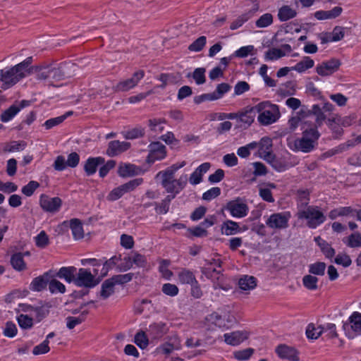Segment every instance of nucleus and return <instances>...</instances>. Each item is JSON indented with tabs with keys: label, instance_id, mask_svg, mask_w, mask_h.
Here are the masks:
<instances>
[{
	"label": "nucleus",
	"instance_id": "obj_1",
	"mask_svg": "<svg viewBox=\"0 0 361 361\" xmlns=\"http://www.w3.org/2000/svg\"><path fill=\"white\" fill-rule=\"evenodd\" d=\"M184 165L185 162L178 165L174 164L157 174L156 178L161 180V185L167 192L173 193L176 195L186 185L187 176H182L178 179L175 178V172Z\"/></svg>",
	"mask_w": 361,
	"mask_h": 361
},
{
	"label": "nucleus",
	"instance_id": "obj_2",
	"mask_svg": "<svg viewBox=\"0 0 361 361\" xmlns=\"http://www.w3.org/2000/svg\"><path fill=\"white\" fill-rule=\"evenodd\" d=\"M32 61V57H27L11 68L0 70L2 71V84H4L5 90L10 88L30 73V66Z\"/></svg>",
	"mask_w": 361,
	"mask_h": 361
},
{
	"label": "nucleus",
	"instance_id": "obj_3",
	"mask_svg": "<svg viewBox=\"0 0 361 361\" xmlns=\"http://www.w3.org/2000/svg\"><path fill=\"white\" fill-rule=\"evenodd\" d=\"M32 61V57H27L11 68L0 70L2 71V84H4L5 90L10 88L30 73V66Z\"/></svg>",
	"mask_w": 361,
	"mask_h": 361
},
{
	"label": "nucleus",
	"instance_id": "obj_4",
	"mask_svg": "<svg viewBox=\"0 0 361 361\" xmlns=\"http://www.w3.org/2000/svg\"><path fill=\"white\" fill-rule=\"evenodd\" d=\"M253 111L257 114V121L262 126L273 124L281 117L279 106L269 101L257 104L253 106Z\"/></svg>",
	"mask_w": 361,
	"mask_h": 361
},
{
	"label": "nucleus",
	"instance_id": "obj_5",
	"mask_svg": "<svg viewBox=\"0 0 361 361\" xmlns=\"http://www.w3.org/2000/svg\"><path fill=\"white\" fill-rule=\"evenodd\" d=\"M319 137V133L316 128H311L303 132L302 138L299 140L288 139V147L293 151L309 152L313 149L315 143Z\"/></svg>",
	"mask_w": 361,
	"mask_h": 361
},
{
	"label": "nucleus",
	"instance_id": "obj_6",
	"mask_svg": "<svg viewBox=\"0 0 361 361\" xmlns=\"http://www.w3.org/2000/svg\"><path fill=\"white\" fill-rule=\"evenodd\" d=\"M298 217L300 219H307V224L311 228H315L326 219L324 214L316 207H307L305 209L298 213Z\"/></svg>",
	"mask_w": 361,
	"mask_h": 361
},
{
	"label": "nucleus",
	"instance_id": "obj_7",
	"mask_svg": "<svg viewBox=\"0 0 361 361\" xmlns=\"http://www.w3.org/2000/svg\"><path fill=\"white\" fill-rule=\"evenodd\" d=\"M346 336L354 338L361 335V313L354 312L343 325Z\"/></svg>",
	"mask_w": 361,
	"mask_h": 361
},
{
	"label": "nucleus",
	"instance_id": "obj_8",
	"mask_svg": "<svg viewBox=\"0 0 361 361\" xmlns=\"http://www.w3.org/2000/svg\"><path fill=\"white\" fill-rule=\"evenodd\" d=\"M292 51V47L288 44H283L281 47H271L264 54V60L266 62L276 61L288 55Z\"/></svg>",
	"mask_w": 361,
	"mask_h": 361
},
{
	"label": "nucleus",
	"instance_id": "obj_9",
	"mask_svg": "<svg viewBox=\"0 0 361 361\" xmlns=\"http://www.w3.org/2000/svg\"><path fill=\"white\" fill-rule=\"evenodd\" d=\"M289 212L274 213L266 221V225L272 229H284L288 226Z\"/></svg>",
	"mask_w": 361,
	"mask_h": 361
},
{
	"label": "nucleus",
	"instance_id": "obj_10",
	"mask_svg": "<svg viewBox=\"0 0 361 361\" xmlns=\"http://www.w3.org/2000/svg\"><path fill=\"white\" fill-rule=\"evenodd\" d=\"M62 204V200L58 197H51L47 195L42 194L39 197V205L47 212H57Z\"/></svg>",
	"mask_w": 361,
	"mask_h": 361
},
{
	"label": "nucleus",
	"instance_id": "obj_11",
	"mask_svg": "<svg viewBox=\"0 0 361 361\" xmlns=\"http://www.w3.org/2000/svg\"><path fill=\"white\" fill-rule=\"evenodd\" d=\"M226 209L230 212L231 216L235 218L246 216L249 210L247 204L240 198L228 202L226 204Z\"/></svg>",
	"mask_w": 361,
	"mask_h": 361
},
{
	"label": "nucleus",
	"instance_id": "obj_12",
	"mask_svg": "<svg viewBox=\"0 0 361 361\" xmlns=\"http://www.w3.org/2000/svg\"><path fill=\"white\" fill-rule=\"evenodd\" d=\"M355 116L353 115L346 116L344 117L336 116L332 119H328L327 123H329L331 129L336 134L341 135L342 132V127H348L351 126L354 121Z\"/></svg>",
	"mask_w": 361,
	"mask_h": 361
},
{
	"label": "nucleus",
	"instance_id": "obj_13",
	"mask_svg": "<svg viewBox=\"0 0 361 361\" xmlns=\"http://www.w3.org/2000/svg\"><path fill=\"white\" fill-rule=\"evenodd\" d=\"M254 155L257 158H272V140L264 137L257 142V149L255 150Z\"/></svg>",
	"mask_w": 361,
	"mask_h": 361
},
{
	"label": "nucleus",
	"instance_id": "obj_14",
	"mask_svg": "<svg viewBox=\"0 0 361 361\" xmlns=\"http://www.w3.org/2000/svg\"><path fill=\"white\" fill-rule=\"evenodd\" d=\"M75 284L80 287L92 288L95 286L97 282L95 276L88 269L81 268L77 274Z\"/></svg>",
	"mask_w": 361,
	"mask_h": 361
},
{
	"label": "nucleus",
	"instance_id": "obj_15",
	"mask_svg": "<svg viewBox=\"0 0 361 361\" xmlns=\"http://www.w3.org/2000/svg\"><path fill=\"white\" fill-rule=\"evenodd\" d=\"M339 65L338 61L336 59L324 61L317 64L316 72L321 76H329L338 70Z\"/></svg>",
	"mask_w": 361,
	"mask_h": 361
},
{
	"label": "nucleus",
	"instance_id": "obj_16",
	"mask_svg": "<svg viewBox=\"0 0 361 361\" xmlns=\"http://www.w3.org/2000/svg\"><path fill=\"white\" fill-rule=\"evenodd\" d=\"M250 336L247 331H235L224 335V341L231 345H238L247 340Z\"/></svg>",
	"mask_w": 361,
	"mask_h": 361
},
{
	"label": "nucleus",
	"instance_id": "obj_17",
	"mask_svg": "<svg viewBox=\"0 0 361 361\" xmlns=\"http://www.w3.org/2000/svg\"><path fill=\"white\" fill-rule=\"evenodd\" d=\"M144 77V72L139 71L135 72L133 77L119 82L116 85V90L119 91H128L137 85L139 81Z\"/></svg>",
	"mask_w": 361,
	"mask_h": 361
},
{
	"label": "nucleus",
	"instance_id": "obj_18",
	"mask_svg": "<svg viewBox=\"0 0 361 361\" xmlns=\"http://www.w3.org/2000/svg\"><path fill=\"white\" fill-rule=\"evenodd\" d=\"M258 8L256 6L252 9L245 11L242 14L239 15L234 19L230 25V29L232 30H237L241 27L247 21H248L257 11Z\"/></svg>",
	"mask_w": 361,
	"mask_h": 361
},
{
	"label": "nucleus",
	"instance_id": "obj_19",
	"mask_svg": "<svg viewBox=\"0 0 361 361\" xmlns=\"http://www.w3.org/2000/svg\"><path fill=\"white\" fill-rule=\"evenodd\" d=\"M130 143L128 142H120L118 140L111 141L109 143L106 154L109 157H115L128 150Z\"/></svg>",
	"mask_w": 361,
	"mask_h": 361
},
{
	"label": "nucleus",
	"instance_id": "obj_20",
	"mask_svg": "<svg viewBox=\"0 0 361 361\" xmlns=\"http://www.w3.org/2000/svg\"><path fill=\"white\" fill-rule=\"evenodd\" d=\"M277 355L282 359H287L290 361H298L297 351L286 345H280L276 349Z\"/></svg>",
	"mask_w": 361,
	"mask_h": 361
},
{
	"label": "nucleus",
	"instance_id": "obj_21",
	"mask_svg": "<svg viewBox=\"0 0 361 361\" xmlns=\"http://www.w3.org/2000/svg\"><path fill=\"white\" fill-rule=\"evenodd\" d=\"M342 12L343 8L341 6H335L329 11H317L314 16L319 20H331L338 17Z\"/></svg>",
	"mask_w": 361,
	"mask_h": 361
},
{
	"label": "nucleus",
	"instance_id": "obj_22",
	"mask_svg": "<svg viewBox=\"0 0 361 361\" xmlns=\"http://www.w3.org/2000/svg\"><path fill=\"white\" fill-rule=\"evenodd\" d=\"M297 16L296 7L283 5L278 11V18L280 21L284 22L295 18Z\"/></svg>",
	"mask_w": 361,
	"mask_h": 361
},
{
	"label": "nucleus",
	"instance_id": "obj_23",
	"mask_svg": "<svg viewBox=\"0 0 361 361\" xmlns=\"http://www.w3.org/2000/svg\"><path fill=\"white\" fill-rule=\"evenodd\" d=\"M148 147L149 155L147 158H164L166 157V147L161 142H152Z\"/></svg>",
	"mask_w": 361,
	"mask_h": 361
},
{
	"label": "nucleus",
	"instance_id": "obj_24",
	"mask_svg": "<svg viewBox=\"0 0 361 361\" xmlns=\"http://www.w3.org/2000/svg\"><path fill=\"white\" fill-rule=\"evenodd\" d=\"M314 66V61L309 56H304L301 61L298 62L295 66H292L293 71L299 74L305 73L309 69Z\"/></svg>",
	"mask_w": 361,
	"mask_h": 361
},
{
	"label": "nucleus",
	"instance_id": "obj_25",
	"mask_svg": "<svg viewBox=\"0 0 361 361\" xmlns=\"http://www.w3.org/2000/svg\"><path fill=\"white\" fill-rule=\"evenodd\" d=\"M56 276L65 279L68 283L74 282L76 279V268L74 267H61L56 274Z\"/></svg>",
	"mask_w": 361,
	"mask_h": 361
},
{
	"label": "nucleus",
	"instance_id": "obj_26",
	"mask_svg": "<svg viewBox=\"0 0 361 361\" xmlns=\"http://www.w3.org/2000/svg\"><path fill=\"white\" fill-rule=\"evenodd\" d=\"M118 174L122 177L133 176L142 173V169L133 164L121 165L118 168Z\"/></svg>",
	"mask_w": 361,
	"mask_h": 361
},
{
	"label": "nucleus",
	"instance_id": "obj_27",
	"mask_svg": "<svg viewBox=\"0 0 361 361\" xmlns=\"http://www.w3.org/2000/svg\"><path fill=\"white\" fill-rule=\"evenodd\" d=\"M116 283L112 278L105 280L102 284V288L99 292V296L102 299L106 300L114 293V286Z\"/></svg>",
	"mask_w": 361,
	"mask_h": 361
},
{
	"label": "nucleus",
	"instance_id": "obj_28",
	"mask_svg": "<svg viewBox=\"0 0 361 361\" xmlns=\"http://www.w3.org/2000/svg\"><path fill=\"white\" fill-rule=\"evenodd\" d=\"M147 332L152 338H159L166 332V327L164 323H154L149 325Z\"/></svg>",
	"mask_w": 361,
	"mask_h": 361
},
{
	"label": "nucleus",
	"instance_id": "obj_29",
	"mask_svg": "<svg viewBox=\"0 0 361 361\" xmlns=\"http://www.w3.org/2000/svg\"><path fill=\"white\" fill-rule=\"evenodd\" d=\"M49 281V273H45L44 275L33 279L30 284V288L35 291H40L46 288Z\"/></svg>",
	"mask_w": 361,
	"mask_h": 361
},
{
	"label": "nucleus",
	"instance_id": "obj_30",
	"mask_svg": "<svg viewBox=\"0 0 361 361\" xmlns=\"http://www.w3.org/2000/svg\"><path fill=\"white\" fill-rule=\"evenodd\" d=\"M239 287L243 290H250L257 286V279L252 276H244L238 281Z\"/></svg>",
	"mask_w": 361,
	"mask_h": 361
},
{
	"label": "nucleus",
	"instance_id": "obj_31",
	"mask_svg": "<svg viewBox=\"0 0 361 361\" xmlns=\"http://www.w3.org/2000/svg\"><path fill=\"white\" fill-rule=\"evenodd\" d=\"M11 264L13 268L18 271H24L27 269L22 252L13 254L11 257Z\"/></svg>",
	"mask_w": 361,
	"mask_h": 361
},
{
	"label": "nucleus",
	"instance_id": "obj_32",
	"mask_svg": "<svg viewBox=\"0 0 361 361\" xmlns=\"http://www.w3.org/2000/svg\"><path fill=\"white\" fill-rule=\"evenodd\" d=\"M70 227L75 239L79 240L84 237V231L81 221L78 219H73L70 221Z\"/></svg>",
	"mask_w": 361,
	"mask_h": 361
},
{
	"label": "nucleus",
	"instance_id": "obj_33",
	"mask_svg": "<svg viewBox=\"0 0 361 361\" xmlns=\"http://www.w3.org/2000/svg\"><path fill=\"white\" fill-rule=\"evenodd\" d=\"M240 231L238 223L233 221H226L221 227V232L226 235H234Z\"/></svg>",
	"mask_w": 361,
	"mask_h": 361
},
{
	"label": "nucleus",
	"instance_id": "obj_34",
	"mask_svg": "<svg viewBox=\"0 0 361 361\" xmlns=\"http://www.w3.org/2000/svg\"><path fill=\"white\" fill-rule=\"evenodd\" d=\"M314 240L320 247L322 251L328 258H331L335 255V250L325 240H322L319 236L316 237Z\"/></svg>",
	"mask_w": 361,
	"mask_h": 361
},
{
	"label": "nucleus",
	"instance_id": "obj_35",
	"mask_svg": "<svg viewBox=\"0 0 361 361\" xmlns=\"http://www.w3.org/2000/svg\"><path fill=\"white\" fill-rule=\"evenodd\" d=\"M256 114L257 113H255V111H253L252 106L246 111L239 114L238 121L250 126L255 121Z\"/></svg>",
	"mask_w": 361,
	"mask_h": 361
},
{
	"label": "nucleus",
	"instance_id": "obj_36",
	"mask_svg": "<svg viewBox=\"0 0 361 361\" xmlns=\"http://www.w3.org/2000/svg\"><path fill=\"white\" fill-rule=\"evenodd\" d=\"M79 163V159H56L54 167L57 171L64 170L67 166L75 167Z\"/></svg>",
	"mask_w": 361,
	"mask_h": 361
},
{
	"label": "nucleus",
	"instance_id": "obj_37",
	"mask_svg": "<svg viewBox=\"0 0 361 361\" xmlns=\"http://www.w3.org/2000/svg\"><path fill=\"white\" fill-rule=\"evenodd\" d=\"M257 149V142H252L245 146L240 147L237 150V154L240 158H246L249 157L252 152H255Z\"/></svg>",
	"mask_w": 361,
	"mask_h": 361
},
{
	"label": "nucleus",
	"instance_id": "obj_38",
	"mask_svg": "<svg viewBox=\"0 0 361 361\" xmlns=\"http://www.w3.org/2000/svg\"><path fill=\"white\" fill-rule=\"evenodd\" d=\"M178 279L182 283L192 285L194 283H197L196 278L193 273L186 269H184L179 272Z\"/></svg>",
	"mask_w": 361,
	"mask_h": 361
},
{
	"label": "nucleus",
	"instance_id": "obj_39",
	"mask_svg": "<svg viewBox=\"0 0 361 361\" xmlns=\"http://www.w3.org/2000/svg\"><path fill=\"white\" fill-rule=\"evenodd\" d=\"M324 327L322 326H316L314 324H310L306 330L307 336L311 339L318 338L323 334Z\"/></svg>",
	"mask_w": 361,
	"mask_h": 361
},
{
	"label": "nucleus",
	"instance_id": "obj_40",
	"mask_svg": "<svg viewBox=\"0 0 361 361\" xmlns=\"http://www.w3.org/2000/svg\"><path fill=\"white\" fill-rule=\"evenodd\" d=\"M318 278L311 274L305 275L302 278L303 286L310 290H314L318 288Z\"/></svg>",
	"mask_w": 361,
	"mask_h": 361
},
{
	"label": "nucleus",
	"instance_id": "obj_41",
	"mask_svg": "<svg viewBox=\"0 0 361 361\" xmlns=\"http://www.w3.org/2000/svg\"><path fill=\"white\" fill-rule=\"evenodd\" d=\"M88 314L87 310H85L82 312L80 315L78 317H68L66 318L67 320V327L69 329H73L76 325L81 324L85 321L87 314Z\"/></svg>",
	"mask_w": 361,
	"mask_h": 361
},
{
	"label": "nucleus",
	"instance_id": "obj_42",
	"mask_svg": "<svg viewBox=\"0 0 361 361\" xmlns=\"http://www.w3.org/2000/svg\"><path fill=\"white\" fill-rule=\"evenodd\" d=\"M25 142L23 141H11L4 147V151L8 152H16L22 151L25 147Z\"/></svg>",
	"mask_w": 361,
	"mask_h": 361
},
{
	"label": "nucleus",
	"instance_id": "obj_43",
	"mask_svg": "<svg viewBox=\"0 0 361 361\" xmlns=\"http://www.w3.org/2000/svg\"><path fill=\"white\" fill-rule=\"evenodd\" d=\"M20 111V108L16 105H13L6 109L1 116V120L3 122H8Z\"/></svg>",
	"mask_w": 361,
	"mask_h": 361
},
{
	"label": "nucleus",
	"instance_id": "obj_44",
	"mask_svg": "<svg viewBox=\"0 0 361 361\" xmlns=\"http://www.w3.org/2000/svg\"><path fill=\"white\" fill-rule=\"evenodd\" d=\"M273 23V16L267 13L262 15L256 21L255 25L259 28H264L271 25Z\"/></svg>",
	"mask_w": 361,
	"mask_h": 361
},
{
	"label": "nucleus",
	"instance_id": "obj_45",
	"mask_svg": "<svg viewBox=\"0 0 361 361\" xmlns=\"http://www.w3.org/2000/svg\"><path fill=\"white\" fill-rule=\"evenodd\" d=\"M254 51L255 47L253 45L243 46L235 50L233 52V56L234 57L245 58L247 56L252 54Z\"/></svg>",
	"mask_w": 361,
	"mask_h": 361
},
{
	"label": "nucleus",
	"instance_id": "obj_46",
	"mask_svg": "<svg viewBox=\"0 0 361 361\" xmlns=\"http://www.w3.org/2000/svg\"><path fill=\"white\" fill-rule=\"evenodd\" d=\"M269 164L278 171H283L290 166H293L289 164L285 159H268Z\"/></svg>",
	"mask_w": 361,
	"mask_h": 361
},
{
	"label": "nucleus",
	"instance_id": "obj_47",
	"mask_svg": "<svg viewBox=\"0 0 361 361\" xmlns=\"http://www.w3.org/2000/svg\"><path fill=\"white\" fill-rule=\"evenodd\" d=\"M17 321L19 326L23 329H30L33 326V319L27 314H20L17 317Z\"/></svg>",
	"mask_w": 361,
	"mask_h": 361
},
{
	"label": "nucleus",
	"instance_id": "obj_48",
	"mask_svg": "<svg viewBox=\"0 0 361 361\" xmlns=\"http://www.w3.org/2000/svg\"><path fill=\"white\" fill-rule=\"evenodd\" d=\"M325 269L326 264L324 262H318L309 266V272L314 275L323 276Z\"/></svg>",
	"mask_w": 361,
	"mask_h": 361
},
{
	"label": "nucleus",
	"instance_id": "obj_49",
	"mask_svg": "<svg viewBox=\"0 0 361 361\" xmlns=\"http://www.w3.org/2000/svg\"><path fill=\"white\" fill-rule=\"evenodd\" d=\"M207 319L209 322L214 324L218 327L221 328L226 326V322L224 320V314H220L218 312H213L208 316Z\"/></svg>",
	"mask_w": 361,
	"mask_h": 361
},
{
	"label": "nucleus",
	"instance_id": "obj_50",
	"mask_svg": "<svg viewBox=\"0 0 361 361\" xmlns=\"http://www.w3.org/2000/svg\"><path fill=\"white\" fill-rule=\"evenodd\" d=\"M70 114L71 113L68 112L66 114L48 119L44 122V126L46 129H51V128L61 124Z\"/></svg>",
	"mask_w": 361,
	"mask_h": 361
},
{
	"label": "nucleus",
	"instance_id": "obj_51",
	"mask_svg": "<svg viewBox=\"0 0 361 361\" xmlns=\"http://www.w3.org/2000/svg\"><path fill=\"white\" fill-rule=\"evenodd\" d=\"M346 245L350 247H357L361 246V233L355 232L350 235L346 241Z\"/></svg>",
	"mask_w": 361,
	"mask_h": 361
},
{
	"label": "nucleus",
	"instance_id": "obj_52",
	"mask_svg": "<svg viewBox=\"0 0 361 361\" xmlns=\"http://www.w3.org/2000/svg\"><path fill=\"white\" fill-rule=\"evenodd\" d=\"M310 192V190L307 189H299L297 190V200L302 206H307L308 204Z\"/></svg>",
	"mask_w": 361,
	"mask_h": 361
},
{
	"label": "nucleus",
	"instance_id": "obj_53",
	"mask_svg": "<svg viewBox=\"0 0 361 361\" xmlns=\"http://www.w3.org/2000/svg\"><path fill=\"white\" fill-rule=\"evenodd\" d=\"M207 42V38L204 36H201L198 37L195 41H194L189 47L188 49L190 51L198 52L201 51L203 47L205 46Z\"/></svg>",
	"mask_w": 361,
	"mask_h": 361
},
{
	"label": "nucleus",
	"instance_id": "obj_54",
	"mask_svg": "<svg viewBox=\"0 0 361 361\" xmlns=\"http://www.w3.org/2000/svg\"><path fill=\"white\" fill-rule=\"evenodd\" d=\"M65 76V73L63 71V67L60 68H52L51 66L50 70V80L49 83L52 84L54 81H58L62 80Z\"/></svg>",
	"mask_w": 361,
	"mask_h": 361
},
{
	"label": "nucleus",
	"instance_id": "obj_55",
	"mask_svg": "<svg viewBox=\"0 0 361 361\" xmlns=\"http://www.w3.org/2000/svg\"><path fill=\"white\" fill-rule=\"evenodd\" d=\"M50 307L51 306L49 305H45L40 307H34L32 311L35 312L36 319L37 322L42 321L48 315Z\"/></svg>",
	"mask_w": 361,
	"mask_h": 361
},
{
	"label": "nucleus",
	"instance_id": "obj_56",
	"mask_svg": "<svg viewBox=\"0 0 361 361\" xmlns=\"http://www.w3.org/2000/svg\"><path fill=\"white\" fill-rule=\"evenodd\" d=\"M230 90L231 86L228 84L222 82L216 86V90L212 93L215 97V99L218 100L222 98L224 96V94L227 93Z\"/></svg>",
	"mask_w": 361,
	"mask_h": 361
},
{
	"label": "nucleus",
	"instance_id": "obj_57",
	"mask_svg": "<svg viewBox=\"0 0 361 361\" xmlns=\"http://www.w3.org/2000/svg\"><path fill=\"white\" fill-rule=\"evenodd\" d=\"M254 353V349L248 348L233 353L234 357L240 361L248 360Z\"/></svg>",
	"mask_w": 361,
	"mask_h": 361
},
{
	"label": "nucleus",
	"instance_id": "obj_58",
	"mask_svg": "<svg viewBox=\"0 0 361 361\" xmlns=\"http://www.w3.org/2000/svg\"><path fill=\"white\" fill-rule=\"evenodd\" d=\"M144 134L143 129L140 128H133L127 131L122 132L124 138L127 140H133L142 136Z\"/></svg>",
	"mask_w": 361,
	"mask_h": 361
},
{
	"label": "nucleus",
	"instance_id": "obj_59",
	"mask_svg": "<svg viewBox=\"0 0 361 361\" xmlns=\"http://www.w3.org/2000/svg\"><path fill=\"white\" fill-rule=\"evenodd\" d=\"M153 307L152 301L147 299H143L135 306V312L142 314L145 311L150 312Z\"/></svg>",
	"mask_w": 361,
	"mask_h": 361
},
{
	"label": "nucleus",
	"instance_id": "obj_60",
	"mask_svg": "<svg viewBox=\"0 0 361 361\" xmlns=\"http://www.w3.org/2000/svg\"><path fill=\"white\" fill-rule=\"evenodd\" d=\"M205 68H197L192 73V78L195 83L198 85H202L205 82Z\"/></svg>",
	"mask_w": 361,
	"mask_h": 361
},
{
	"label": "nucleus",
	"instance_id": "obj_61",
	"mask_svg": "<svg viewBox=\"0 0 361 361\" xmlns=\"http://www.w3.org/2000/svg\"><path fill=\"white\" fill-rule=\"evenodd\" d=\"M135 343L142 349L148 345V338L144 331H139L135 336Z\"/></svg>",
	"mask_w": 361,
	"mask_h": 361
},
{
	"label": "nucleus",
	"instance_id": "obj_62",
	"mask_svg": "<svg viewBox=\"0 0 361 361\" xmlns=\"http://www.w3.org/2000/svg\"><path fill=\"white\" fill-rule=\"evenodd\" d=\"M49 289L51 293H64L66 290L65 286L56 279H51L49 281Z\"/></svg>",
	"mask_w": 361,
	"mask_h": 361
},
{
	"label": "nucleus",
	"instance_id": "obj_63",
	"mask_svg": "<svg viewBox=\"0 0 361 361\" xmlns=\"http://www.w3.org/2000/svg\"><path fill=\"white\" fill-rule=\"evenodd\" d=\"M39 187V183L35 180L30 181L26 185L23 187L22 188V192L27 196L30 197L32 195L34 192Z\"/></svg>",
	"mask_w": 361,
	"mask_h": 361
},
{
	"label": "nucleus",
	"instance_id": "obj_64",
	"mask_svg": "<svg viewBox=\"0 0 361 361\" xmlns=\"http://www.w3.org/2000/svg\"><path fill=\"white\" fill-rule=\"evenodd\" d=\"M258 188L259 195L264 201L268 202H274V199L272 197V194L269 188L264 187L263 185H259Z\"/></svg>",
	"mask_w": 361,
	"mask_h": 361
}]
</instances>
